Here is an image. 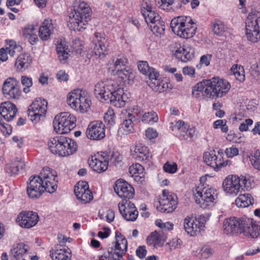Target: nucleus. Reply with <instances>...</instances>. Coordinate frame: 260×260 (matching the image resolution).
<instances>
[{"label":"nucleus","mask_w":260,"mask_h":260,"mask_svg":"<svg viewBox=\"0 0 260 260\" xmlns=\"http://www.w3.org/2000/svg\"><path fill=\"white\" fill-rule=\"evenodd\" d=\"M32 57L28 53L21 54L19 55L15 61V67L18 71H23L30 66Z\"/></svg>","instance_id":"4c0bfd02"},{"label":"nucleus","mask_w":260,"mask_h":260,"mask_svg":"<svg viewBox=\"0 0 260 260\" xmlns=\"http://www.w3.org/2000/svg\"><path fill=\"white\" fill-rule=\"evenodd\" d=\"M141 13L149 26L161 19L159 15L152 9L150 0H144L142 2Z\"/></svg>","instance_id":"b1692460"},{"label":"nucleus","mask_w":260,"mask_h":260,"mask_svg":"<svg viewBox=\"0 0 260 260\" xmlns=\"http://www.w3.org/2000/svg\"><path fill=\"white\" fill-rule=\"evenodd\" d=\"M247 224L243 226L242 233L246 237L255 238L260 234V227L256 224H253L252 221L248 218H246Z\"/></svg>","instance_id":"e433bc0d"},{"label":"nucleus","mask_w":260,"mask_h":260,"mask_svg":"<svg viewBox=\"0 0 260 260\" xmlns=\"http://www.w3.org/2000/svg\"><path fill=\"white\" fill-rule=\"evenodd\" d=\"M141 120L145 123L152 124L158 121V117L155 112L151 111L143 114L142 115Z\"/></svg>","instance_id":"3c124183"},{"label":"nucleus","mask_w":260,"mask_h":260,"mask_svg":"<svg viewBox=\"0 0 260 260\" xmlns=\"http://www.w3.org/2000/svg\"><path fill=\"white\" fill-rule=\"evenodd\" d=\"M3 92L9 99H19L22 95L19 82L13 78H9L5 81L3 84Z\"/></svg>","instance_id":"a211bd4d"},{"label":"nucleus","mask_w":260,"mask_h":260,"mask_svg":"<svg viewBox=\"0 0 260 260\" xmlns=\"http://www.w3.org/2000/svg\"><path fill=\"white\" fill-rule=\"evenodd\" d=\"M50 151L63 157L73 154L77 150L76 143L72 139L63 136L50 138L48 141Z\"/></svg>","instance_id":"20e7f679"},{"label":"nucleus","mask_w":260,"mask_h":260,"mask_svg":"<svg viewBox=\"0 0 260 260\" xmlns=\"http://www.w3.org/2000/svg\"><path fill=\"white\" fill-rule=\"evenodd\" d=\"M73 7V10L69 14V22L74 30L82 31L86 28L89 19L90 8L82 0H75Z\"/></svg>","instance_id":"7ed1b4c3"},{"label":"nucleus","mask_w":260,"mask_h":260,"mask_svg":"<svg viewBox=\"0 0 260 260\" xmlns=\"http://www.w3.org/2000/svg\"><path fill=\"white\" fill-rule=\"evenodd\" d=\"M3 116L0 115V129L5 135H10L12 133L11 126L6 124L2 119Z\"/></svg>","instance_id":"680f3d73"},{"label":"nucleus","mask_w":260,"mask_h":260,"mask_svg":"<svg viewBox=\"0 0 260 260\" xmlns=\"http://www.w3.org/2000/svg\"><path fill=\"white\" fill-rule=\"evenodd\" d=\"M208 81L211 99H216L224 96L231 88L230 83L224 79L213 77Z\"/></svg>","instance_id":"9b49d317"},{"label":"nucleus","mask_w":260,"mask_h":260,"mask_svg":"<svg viewBox=\"0 0 260 260\" xmlns=\"http://www.w3.org/2000/svg\"><path fill=\"white\" fill-rule=\"evenodd\" d=\"M47 102L42 99H37L29 106L27 112L29 119L36 123L43 118L47 112Z\"/></svg>","instance_id":"ddd939ff"},{"label":"nucleus","mask_w":260,"mask_h":260,"mask_svg":"<svg viewBox=\"0 0 260 260\" xmlns=\"http://www.w3.org/2000/svg\"><path fill=\"white\" fill-rule=\"evenodd\" d=\"M155 224L161 229L168 230L172 229L173 226V224L172 223L170 222L164 223L161 219H157L155 221Z\"/></svg>","instance_id":"e2e57ef3"},{"label":"nucleus","mask_w":260,"mask_h":260,"mask_svg":"<svg viewBox=\"0 0 260 260\" xmlns=\"http://www.w3.org/2000/svg\"><path fill=\"white\" fill-rule=\"evenodd\" d=\"M158 205L157 209L162 212H172L177 208L178 205V198L176 194L164 189L162 191L161 196L158 199Z\"/></svg>","instance_id":"f8f14e48"},{"label":"nucleus","mask_w":260,"mask_h":260,"mask_svg":"<svg viewBox=\"0 0 260 260\" xmlns=\"http://www.w3.org/2000/svg\"><path fill=\"white\" fill-rule=\"evenodd\" d=\"M253 123V120L251 119H246L243 122H242L239 127L241 132L247 131L248 129L249 126H250Z\"/></svg>","instance_id":"774afa93"},{"label":"nucleus","mask_w":260,"mask_h":260,"mask_svg":"<svg viewBox=\"0 0 260 260\" xmlns=\"http://www.w3.org/2000/svg\"><path fill=\"white\" fill-rule=\"evenodd\" d=\"M206 221V218L203 215L194 219L192 217L187 216L184 220V230L190 236L197 235L204 229Z\"/></svg>","instance_id":"2eb2a0df"},{"label":"nucleus","mask_w":260,"mask_h":260,"mask_svg":"<svg viewBox=\"0 0 260 260\" xmlns=\"http://www.w3.org/2000/svg\"><path fill=\"white\" fill-rule=\"evenodd\" d=\"M112 61V63H110L109 69L113 74H115L116 71L120 70L122 69V67L126 66L127 59L123 55H118L117 57H114Z\"/></svg>","instance_id":"79ce46f5"},{"label":"nucleus","mask_w":260,"mask_h":260,"mask_svg":"<svg viewBox=\"0 0 260 260\" xmlns=\"http://www.w3.org/2000/svg\"><path fill=\"white\" fill-rule=\"evenodd\" d=\"M121 118L123 119L121 127L118 130L119 134L128 135L134 131L133 121L135 119V115L131 110H123L121 111Z\"/></svg>","instance_id":"bb28decb"},{"label":"nucleus","mask_w":260,"mask_h":260,"mask_svg":"<svg viewBox=\"0 0 260 260\" xmlns=\"http://www.w3.org/2000/svg\"><path fill=\"white\" fill-rule=\"evenodd\" d=\"M118 208L123 217L127 221H135L138 216V211L134 204L129 200H123L118 204Z\"/></svg>","instance_id":"6ab92c4d"},{"label":"nucleus","mask_w":260,"mask_h":260,"mask_svg":"<svg viewBox=\"0 0 260 260\" xmlns=\"http://www.w3.org/2000/svg\"><path fill=\"white\" fill-rule=\"evenodd\" d=\"M170 25L174 34L185 39L192 38L197 29L192 19L188 16L175 17L172 20Z\"/></svg>","instance_id":"6e6552de"},{"label":"nucleus","mask_w":260,"mask_h":260,"mask_svg":"<svg viewBox=\"0 0 260 260\" xmlns=\"http://www.w3.org/2000/svg\"><path fill=\"white\" fill-rule=\"evenodd\" d=\"M245 219L235 217L225 219L223 222L224 233L230 235L241 234L243 226L247 224Z\"/></svg>","instance_id":"f3484780"},{"label":"nucleus","mask_w":260,"mask_h":260,"mask_svg":"<svg viewBox=\"0 0 260 260\" xmlns=\"http://www.w3.org/2000/svg\"><path fill=\"white\" fill-rule=\"evenodd\" d=\"M138 68L139 71L144 75H147L150 78L151 74H152V70L156 71L153 68H150L147 61H141L138 63Z\"/></svg>","instance_id":"603ef678"},{"label":"nucleus","mask_w":260,"mask_h":260,"mask_svg":"<svg viewBox=\"0 0 260 260\" xmlns=\"http://www.w3.org/2000/svg\"><path fill=\"white\" fill-rule=\"evenodd\" d=\"M114 188L117 195L123 200H129L134 196V188L122 179H118L116 181Z\"/></svg>","instance_id":"a878e982"},{"label":"nucleus","mask_w":260,"mask_h":260,"mask_svg":"<svg viewBox=\"0 0 260 260\" xmlns=\"http://www.w3.org/2000/svg\"><path fill=\"white\" fill-rule=\"evenodd\" d=\"M131 153L133 157L140 161L149 160L152 156L148 148L141 144L131 148Z\"/></svg>","instance_id":"7c9ffc66"},{"label":"nucleus","mask_w":260,"mask_h":260,"mask_svg":"<svg viewBox=\"0 0 260 260\" xmlns=\"http://www.w3.org/2000/svg\"><path fill=\"white\" fill-rule=\"evenodd\" d=\"M74 192L77 198L84 204L89 203L93 199L92 193L85 182H78L75 186Z\"/></svg>","instance_id":"cd10ccee"},{"label":"nucleus","mask_w":260,"mask_h":260,"mask_svg":"<svg viewBox=\"0 0 260 260\" xmlns=\"http://www.w3.org/2000/svg\"><path fill=\"white\" fill-rule=\"evenodd\" d=\"M225 152L226 153V156L228 157L232 158L234 156L238 155L239 150L236 147L232 146L229 148H226L225 151Z\"/></svg>","instance_id":"338daca9"},{"label":"nucleus","mask_w":260,"mask_h":260,"mask_svg":"<svg viewBox=\"0 0 260 260\" xmlns=\"http://www.w3.org/2000/svg\"><path fill=\"white\" fill-rule=\"evenodd\" d=\"M214 250L209 246L203 247L200 251L201 258L206 259L210 257L213 254Z\"/></svg>","instance_id":"13d9d810"},{"label":"nucleus","mask_w":260,"mask_h":260,"mask_svg":"<svg viewBox=\"0 0 260 260\" xmlns=\"http://www.w3.org/2000/svg\"><path fill=\"white\" fill-rule=\"evenodd\" d=\"M205 184L200 183L195 188L192 189L193 197L196 203L201 208L206 209L204 204V198L205 197Z\"/></svg>","instance_id":"58836bf2"},{"label":"nucleus","mask_w":260,"mask_h":260,"mask_svg":"<svg viewBox=\"0 0 260 260\" xmlns=\"http://www.w3.org/2000/svg\"><path fill=\"white\" fill-rule=\"evenodd\" d=\"M67 102L73 109L82 113L88 111L91 104L88 93L86 90L79 88L68 93Z\"/></svg>","instance_id":"0eeeda50"},{"label":"nucleus","mask_w":260,"mask_h":260,"mask_svg":"<svg viewBox=\"0 0 260 260\" xmlns=\"http://www.w3.org/2000/svg\"><path fill=\"white\" fill-rule=\"evenodd\" d=\"M211 27L214 34L220 36H223L227 29L223 22L219 19L212 22Z\"/></svg>","instance_id":"49530a36"},{"label":"nucleus","mask_w":260,"mask_h":260,"mask_svg":"<svg viewBox=\"0 0 260 260\" xmlns=\"http://www.w3.org/2000/svg\"><path fill=\"white\" fill-rule=\"evenodd\" d=\"M208 80H204L196 84L192 89L193 96L198 99H210V89Z\"/></svg>","instance_id":"c85d7f7f"},{"label":"nucleus","mask_w":260,"mask_h":260,"mask_svg":"<svg viewBox=\"0 0 260 260\" xmlns=\"http://www.w3.org/2000/svg\"><path fill=\"white\" fill-rule=\"evenodd\" d=\"M147 243L150 246L157 247L161 246L162 244V237L157 232H152L147 238Z\"/></svg>","instance_id":"a18cd8bd"},{"label":"nucleus","mask_w":260,"mask_h":260,"mask_svg":"<svg viewBox=\"0 0 260 260\" xmlns=\"http://www.w3.org/2000/svg\"><path fill=\"white\" fill-rule=\"evenodd\" d=\"M205 191L204 204L206 205V209H207L213 207L216 203L218 193L215 188L207 184H205Z\"/></svg>","instance_id":"f704fd0d"},{"label":"nucleus","mask_w":260,"mask_h":260,"mask_svg":"<svg viewBox=\"0 0 260 260\" xmlns=\"http://www.w3.org/2000/svg\"><path fill=\"white\" fill-rule=\"evenodd\" d=\"M196 134V129L194 127H190L187 125V128L183 130L180 133L179 137L181 139L185 140H190Z\"/></svg>","instance_id":"864d4df0"},{"label":"nucleus","mask_w":260,"mask_h":260,"mask_svg":"<svg viewBox=\"0 0 260 260\" xmlns=\"http://www.w3.org/2000/svg\"><path fill=\"white\" fill-rule=\"evenodd\" d=\"M54 30V24L51 19H45L40 27L39 36L43 40H48Z\"/></svg>","instance_id":"72a5a7b5"},{"label":"nucleus","mask_w":260,"mask_h":260,"mask_svg":"<svg viewBox=\"0 0 260 260\" xmlns=\"http://www.w3.org/2000/svg\"><path fill=\"white\" fill-rule=\"evenodd\" d=\"M104 120L109 127L114 125L115 123V115L112 109H109L105 113Z\"/></svg>","instance_id":"4d7b16f0"},{"label":"nucleus","mask_w":260,"mask_h":260,"mask_svg":"<svg viewBox=\"0 0 260 260\" xmlns=\"http://www.w3.org/2000/svg\"><path fill=\"white\" fill-rule=\"evenodd\" d=\"M203 157L204 162L216 171L223 167L231 164L230 160H222L220 156L216 155L215 151L213 150L205 152Z\"/></svg>","instance_id":"aec40b11"},{"label":"nucleus","mask_w":260,"mask_h":260,"mask_svg":"<svg viewBox=\"0 0 260 260\" xmlns=\"http://www.w3.org/2000/svg\"><path fill=\"white\" fill-rule=\"evenodd\" d=\"M165 172L169 174H174L177 171V165L175 162H166L163 166Z\"/></svg>","instance_id":"bf43d9fd"},{"label":"nucleus","mask_w":260,"mask_h":260,"mask_svg":"<svg viewBox=\"0 0 260 260\" xmlns=\"http://www.w3.org/2000/svg\"><path fill=\"white\" fill-rule=\"evenodd\" d=\"M21 83L24 87L23 91L24 93H27L30 92V88L32 86V80L30 77L26 76H22L21 77Z\"/></svg>","instance_id":"6e6d98bb"},{"label":"nucleus","mask_w":260,"mask_h":260,"mask_svg":"<svg viewBox=\"0 0 260 260\" xmlns=\"http://www.w3.org/2000/svg\"><path fill=\"white\" fill-rule=\"evenodd\" d=\"M50 255L52 260H70L71 252L69 248L57 245L50 251Z\"/></svg>","instance_id":"2f4dec72"},{"label":"nucleus","mask_w":260,"mask_h":260,"mask_svg":"<svg viewBox=\"0 0 260 260\" xmlns=\"http://www.w3.org/2000/svg\"><path fill=\"white\" fill-rule=\"evenodd\" d=\"M90 167L98 173L106 171L108 167V162L106 158V152H101L92 156L89 161Z\"/></svg>","instance_id":"393cba45"},{"label":"nucleus","mask_w":260,"mask_h":260,"mask_svg":"<svg viewBox=\"0 0 260 260\" xmlns=\"http://www.w3.org/2000/svg\"><path fill=\"white\" fill-rule=\"evenodd\" d=\"M181 241L178 238H174L167 243L170 247V250L179 248L181 247Z\"/></svg>","instance_id":"0e129e2a"},{"label":"nucleus","mask_w":260,"mask_h":260,"mask_svg":"<svg viewBox=\"0 0 260 260\" xmlns=\"http://www.w3.org/2000/svg\"><path fill=\"white\" fill-rule=\"evenodd\" d=\"M144 169L139 164L132 165L129 168V172L137 181L142 182L144 178Z\"/></svg>","instance_id":"37998d69"},{"label":"nucleus","mask_w":260,"mask_h":260,"mask_svg":"<svg viewBox=\"0 0 260 260\" xmlns=\"http://www.w3.org/2000/svg\"><path fill=\"white\" fill-rule=\"evenodd\" d=\"M127 242L119 232L115 233V241L109 245L107 251L98 255L100 260H119L126 253Z\"/></svg>","instance_id":"423d86ee"},{"label":"nucleus","mask_w":260,"mask_h":260,"mask_svg":"<svg viewBox=\"0 0 260 260\" xmlns=\"http://www.w3.org/2000/svg\"><path fill=\"white\" fill-rule=\"evenodd\" d=\"M17 109L16 106L10 102L1 104L0 114L8 121L12 120L16 116Z\"/></svg>","instance_id":"473e14b6"},{"label":"nucleus","mask_w":260,"mask_h":260,"mask_svg":"<svg viewBox=\"0 0 260 260\" xmlns=\"http://www.w3.org/2000/svg\"><path fill=\"white\" fill-rule=\"evenodd\" d=\"M251 164L256 169L260 170V151L257 150L249 156Z\"/></svg>","instance_id":"5fc2aeb1"},{"label":"nucleus","mask_w":260,"mask_h":260,"mask_svg":"<svg viewBox=\"0 0 260 260\" xmlns=\"http://www.w3.org/2000/svg\"><path fill=\"white\" fill-rule=\"evenodd\" d=\"M115 74L121 78L124 83L127 82L128 84L131 82H132L135 77V73L130 67H126L123 69H121L116 71Z\"/></svg>","instance_id":"a19ab883"},{"label":"nucleus","mask_w":260,"mask_h":260,"mask_svg":"<svg viewBox=\"0 0 260 260\" xmlns=\"http://www.w3.org/2000/svg\"><path fill=\"white\" fill-rule=\"evenodd\" d=\"M72 47L73 51L77 54H80L83 48L82 41L79 39H75L73 41Z\"/></svg>","instance_id":"052dcab7"},{"label":"nucleus","mask_w":260,"mask_h":260,"mask_svg":"<svg viewBox=\"0 0 260 260\" xmlns=\"http://www.w3.org/2000/svg\"><path fill=\"white\" fill-rule=\"evenodd\" d=\"M105 125L101 121L90 123L86 130V136L91 140H101L105 136Z\"/></svg>","instance_id":"5701e85b"},{"label":"nucleus","mask_w":260,"mask_h":260,"mask_svg":"<svg viewBox=\"0 0 260 260\" xmlns=\"http://www.w3.org/2000/svg\"><path fill=\"white\" fill-rule=\"evenodd\" d=\"M106 158L108 164L116 166L122 161V156L118 152H106Z\"/></svg>","instance_id":"8fccbe9b"},{"label":"nucleus","mask_w":260,"mask_h":260,"mask_svg":"<svg viewBox=\"0 0 260 260\" xmlns=\"http://www.w3.org/2000/svg\"><path fill=\"white\" fill-rule=\"evenodd\" d=\"M94 93L101 102H109L117 108L123 107L128 99L117 82L111 79L98 82L94 86Z\"/></svg>","instance_id":"f03ea898"},{"label":"nucleus","mask_w":260,"mask_h":260,"mask_svg":"<svg viewBox=\"0 0 260 260\" xmlns=\"http://www.w3.org/2000/svg\"><path fill=\"white\" fill-rule=\"evenodd\" d=\"M5 171L7 173H8L10 176L16 175L18 174V169H16L14 165V164L12 163L7 164L5 167Z\"/></svg>","instance_id":"69168bd1"},{"label":"nucleus","mask_w":260,"mask_h":260,"mask_svg":"<svg viewBox=\"0 0 260 260\" xmlns=\"http://www.w3.org/2000/svg\"><path fill=\"white\" fill-rule=\"evenodd\" d=\"M38 30L33 25H28L22 30L23 36L32 45L39 40L37 35Z\"/></svg>","instance_id":"ea45409f"},{"label":"nucleus","mask_w":260,"mask_h":260,"mask_svg":"<svg viewBox=\"0 0 260 260\" xmlns=\"http://www.w3.org/2000/svg\"><path fill=\"white\" fill-rule=\"evenodd\" d=\"M246 36L252 42L260 39V11L252 10L248 15L245 22Z\"/></svg>","instance_id":"1a4fd4ad"},{"label":"nucleus","mask_w":260,"mask_h":260,"mask_svg":"<svg viewBox=\"0 0 260 260\" xmlns=\"http://www.w3.org/2000/svg\"><path fill=\"white\" fill-rule=\"evenodd\" d=\"M152 74L150 76L149 87L154 91L162 92L170 91L172 88V85L169 82L161 80L159 74L156 71L152 70Z\"/></svg>","instance_id":"412c9836"},{"label":"nucleus","mask_w":260,"mask_h":260,"mask_svg":"<svg viewBox=\"0 0 260 260\" xmlns=\"http://www.w3.org/2000/svg\"><path fill=\"white\" fill-rule=\"evenodd\" d=\"M76 118L69 112H62L54 117L53 124L56 133L62 134L70 132L76 126Z\"/></svg>","instance_id":"9d476101"},{"label":"nucleus","mask_w":260,"mask_h":260,"mask_svg":"<svg viewBox=\"0 0 260 260\" xmlns=\"http://www.w3.org/2000/svg\"><path fill=\"white\" fill-rule=\"evenodd\" d=\"M29 248V246L24 243L14 245L10 251L11 260H26L25 258Z\"/></svg>","instance_id":"c756f323"},{"label":"nucleus","mask_w":260,"mask_h":260,"mask_svg":"<svg viewBox=\"0 0 260 260\" xmlns=\"http://www.w3.org/2000/svg\"><path fill=\"white\" fill-rule=\"evenodd\" d=\"M231 71L237 80L240 82L244 81L245 72L243 67L234 64L231 68Z\"/></svg>","instance_id":"09e8293b"},{"label":"nucleus","mask_w":260,"mask_h":260,"mask_svg":"<svg viewBox=\"0 0 260 260\" xmlns=\"http://www.w3.org/2000/svg\"><path fill=\"white\" fill-rule=\"evenodd\" d=\"M250 178L237 175H229L223 181L222 189L229 195L236 196L242 190H249L252 188Z\"/></svg>","instance_id":"39448f33"},{"label":"nucleus","mask_w":260,"mask_h":260,"mask_svg":"<svg viewBox=\"0 0 260 260\" xmlns=\"http://www.w3.org/2000/svg\"><path fill=\"white\" fill-rule=\"evenodd\" d=\"M254 200L250 194L244 193L240 194L235 200V204L238 207L245 208L252 205Z\"/></svg>","instance_id":"c03bdc74"},{"label":"nucleus","mask_w":260,"mask_h":260,"mask_svg":"<svg viewBox=\"0 0 260 260\" xmlns=\"http://www.w3.org/2000/svg\"><path fill=\"white\" fill-rule=\"evenodd\" d=\"M149 26L151 31L157 37H160L165 33V23L161 19L156 23L151 24Z\"/></svg>","instance_id":"de8ad7c7"},{"label":"nucleus","mask_w":260,"mask_h":260,"mask_svg":"<svg viewBox=\"0 0 260 260\" xmlns=\"http://www.w3.org/2000/svg\"><path fill=\"white\" fill-rule=\"evenodd\" d=\"M109 43L105 35L96 32L92 40L91 49L92 52L99 58H103L108 54Z\"/></svg>","instance_id":"4468645a"},{"label":"nucleus","mask_w":260,"mask_h":260,"mask_svg":"<svg viewBox=\"0 0 260 260\" xmlns=\"http://www.w3.org/2000/svg\"><path fill=\"white\" fill-rule=\"evenodd\" d=\"M39 218L36 212L31 211H22L18 214L17 221L20 226L29 229L37 224Z\"/></svg>","instance_id":"4be33fe9"},{"label":"nucleus","mask_w":260,"mask_h":260,"mask_svg":"<svg viewBox=\"0 0 260 260\" xmlns=\"http://www.w3.org/2000/svg\"><path fill=\"white\" fill-rule=\"evenodd\" d=\"M56 49L60 62L64 63L69 57L70 51L67 41L62 39L58 40L56 42Z\"/></svg>","instance_id":"c9c22d12"},{"label":"nucleus","mask_w":260,"mask_h":260,"mask_svg":"<svg viewBox=\"0 0 260 260\" xmlns=\"http://www.w3.org/2000/svg\"><path fill=\"white\" fill-rule=\"evenodd\" d=\"M56 172L49 167H44L38 176H31L27 186V194L29 198H39L46 191L54 192L57 189Z\"/></svg>","instance_id":"f257e3e1"},{"label":"nucleus","mask_w":260,"mask_h":260,"mask_svg":"<svg viewBox=\"0 0 260 260\" xmlns=\"http://www.w3.org/2000/svg\"><path fill=\"white\" fill-rule=\"evenodd\" d=\"M171 51L176 58L182 62H186L194 57V49L188 44L174 43L172 45Z\"/></svg>","instance_id":"dca6fc26"}]
</instances>
